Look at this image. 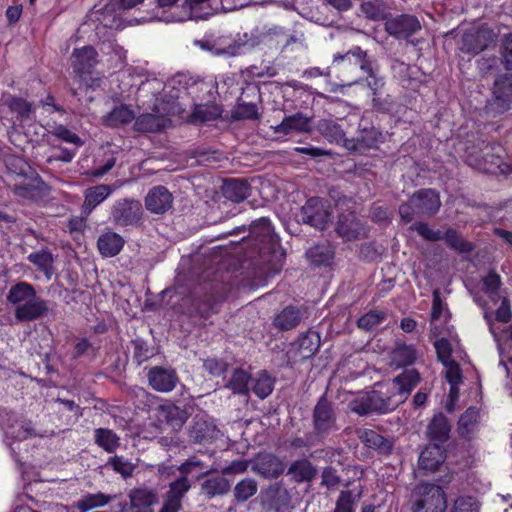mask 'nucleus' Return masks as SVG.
Wrapping results in <instances>:
<instances>
[{"instance_id":"obj_35","label":"nucleus","mask_w":512,"mask_h":512,"mask_svg":"<svg viewBox=\"0 0 512 512\" xmlns=\"http://www.w3.org/2000/svg\"><path fill=\"white\" fill-rule=\"evenodd\" d=\"M135 119V112L127 104H120L102 117V123L109 128H120L131 123Z\"/></svg>"},{"instance_id":"obj_45","label":"nucleus","mask_w":512,"mask_h":512,"mask_svg":"<svg viewBox=\"0 0 512 512\" xmlns=\"http://www.w3.org/2000/svg\"><path fill=\"white\" fill-rule=\"evenodd\" d=\"M480 413L476 407H469L458 421V433L463 438H470L478 426Z\"/></svg>"},{"instance_id":"obj_37","label":"nucleus","mask_w":512,"mask_h":512,"mask_svg":"<svg viewBox=\"0 0 512 512\" xmlns=\"http://www.w3.org/2000/svg\"><path fill=\"white\" fill-rule=\"evenodd\" d=\"M360 441L368 448L374 449L382 454L391 452L393 443L389 439L380 435L378 432L370 429H361L357 431Z\"/></svg>"},{"instance_id":"obj_26","label":"nucleus","mask_w":512,"mask_h":512,"mask_svg":"<svg viewBox=\"0 0 512 512\" xmlns=\"http://www.w3.org/2000/svg\"><path fill=\"white\" fill-rule=\"evenodd\" d=\"M305 255L314 267H331L334 263L335 247L328 241L316 243L307 249Z\"/></svg>"},{"instance_id":"obj_12","label":"nucleus","mask_w":512,"mask_h":512,"mask_svg":"<svg viewBox=\"0 0 512 512\" xmlns=\"http://www.w3.org/2000/svg\"><path fill=\"white\" fill-rule=\"evenodd\" d=\"M236 105L231 110V117L236 121H257L261 118L259 103L261 102L260 89L255 84H248L241 89Z\"/></svg>"},{"instance_id":"obj_40","label":"nucleus","mask_w":512,"mask_h":512,"mask_svg":"<svg viewBox=\"0 0 512 512\" xmlns=\"http://www.w3.org/2000/svg\"><path fill=\"white\" fill-rule=\"evenodd\" d=\"M309 130V119L298 112L284 117L280 124L274 127L276 133L288 135L293 131L306 132Z\"/></svg>"},{"instance_id":"obj_14","label":"nucleus","mask_w":512,"mask_h":512,"mask_svg":"<svg viewBox=\"0 0 512 512\" xmlns=\"http://www.w3.org/2000/svg\"><path fill=\"white\" fill-rule=\"evenodd\" d=\"M142 215L143 207L141 202L128 198L116 200L110 212L112 222L119 227L138 225Z\"/></svg>"},{"instance_id":"obj_36","label":"nucleus","mask_w":512,"mask_h":512,"mask_svg":"<svg viewBox=\"0 0 512 512\" xmlns=\"http://www.w3.org/2000/svg\"><path fill=\"white\" fill-rule=\"evenodd\" d=\"M317 130L330 143H335L346 148L350 138L346 137L342 126L332 119H321L318 121Z\"/></svg>"},{"instance_id":"obj_62","label":"nucleus","mask_w":512,"mask_h":512,"mask_svg":"<svg viewBox=\"0 0 512 512\" xmlns=\"http://www.w3.org/2000/svg\"><path fill=\"white\" fill-rule=\"evenodd\" d=\"M410 229L416 231L426 241L436 242L442 239L441 231L431 229L425 222H415Z\"/></svg>"},{"instance_id":"obj_7","label":"nucleus","mask_w":512,"mask_h":512,"mask_svg":"<svg viewBox=\"0 0 512 512\" xmlns=\"http://www.w3.org/2000/svg\"><path fill=\"white\" fill-rule=\"evenodd\" d=\"M439 194L431 188L415 191L406 202L399 206L398 212L403 222L410 223L415 217L430 218L440 209Z\"/></svg>"},{"instance_id":"obj_25","label":"nucleus","mask_w":512,"mask_h":512,"mask_svg":"<svg viewBox=\"0 0 512 512\" xmlns=\"http://www.w3.org/2000/svg\"><path fill=\"white\" fill-rule=\"evenodd\" d=\"M171 124L170 118L164 115L143 113L135 116L133 130L138 133H159L164 131Z\"/></svg>"},{"instance_id":"obj_29","label":"nucleus","mask_w":512,"mask_h":512,"mask_svg":"<svg viewBox=\"0 0 512 512\" xmlns=\"http://www.w3.org/2000/svg\"><path fill=\"white\" fill-rule=\"evenodd\" d=\"M213 290V293L205 294L197 306L199 313L204 318H207L219 311L220 306L228 297L230 287L223 284L219 287H213Z\"/></svg>"},{"instance_id":"obj_52","label":"nucleus","mask_w":512,"mask_h":512,"mask_svg":"<svg viewBox=\"0 0 512 512\" xmlns=\"http://www.w3.org/2000/svg\"><path fill=\"white\" fill-rule=\"evenodd\" d=\"M129 498L132 507H149L157 502L156 493L149 488L141 487L130 491Z\"/></svg>"},{"instance_id":"obj_53","label":"nucleus","mask_w":512,"mask_h":512,"mask_svg":"<svg viewBox=\"0 0 512 512\" xmlns=\"http://www.w3.org/2000/svg\"><path fill=\"white\" fill-rule=\"evenodd\" d=\"M251 376L243 369H236L228 382V387L237 394L246 395L250 388Z\"/></svg>"},{"instance_id":"obj_28","label":"nucleus","mask_w":512,"mask_h":512,"mask_svg":"<svg viewBox=\"0 0 512 512\" xmlns=\"http://www.w3.org/2000/svg\"><path fill=\"white\" fill-rule=\"evenodd\" d=\"M112 192L113 188L108 184H98L85 189L81 214L88 217L98 205L103 203L112 194Z\"/></svg>"},{"instance_id":"obj_44","label":"nucleus","mask_w":512,"mask_h":512,"mask_svg":"<svg viewBox=\"0 0 512 512\" xmlns=\"http://www.w3.org/2000/svg\"><path fill=\"white\" fill-rule=\"evenodd\" d=\"M94 442L107 453L115 452L121 445L120 437L108 428L95 429Z\"/></svg>"},{"instance_id":"obj_15","label":"nucleus","mask_w":512,"mask_h":512,"mask_svg":"<svg viewBox=\"0 0 512 512\" xmlns=\"http://www.w3.org/2000/svg\"><path fill=\"white\" fill-rule=\"evenodd\" d=\"M487 108L494 116L504 114L512 108V74L505 73L496 78Z\"/></svg>"},{"instance_id":"obj_42","label":"nucleus","mask_w":512,"mask_h":512,"mask_svg":"<svg viewBox=\"0 0 512 512\" xmlns=\"http://www.w3.org/2000/svg\"><path fill=\"white\" fill-rule=\"evenodd\" d=\"M258 492V483L254 478L245 477L238 481L232 489V502L237 505L247 502Z\"/></svg>"},{"instance_id":"obj_58","label":"nucleus","mask_w":512,"mask_h":512,"mask_svg":"<svg viewBox=\"0 0 512 512\" xmlns=\"http://www.w3.org/2000/svg\"><path fill=\"white\" fill-rule=\"evenodd\" d=\"M361 497V491L354 495L352 491H341L336 500L334 512H354V505Z\"/></svg>"},{"instance_id":"obj_9","label":"nucleus","mask_w":512,"mask_h":512,"mask_svg":"<svg viewBox=\"0 0 512 512\" xmlns=\"http://www.w3.org/2000/svg\"><path fill=\"white\" fill-rule=\"evenodd\" d=\"M335 404L322 395L312 410L313 432L324 441L330 434L339 430Z\"/></svg>"},{"instance_id":"obj_24","label":"nucleus","mask_w":512,"mask_h":512,"mask_svg":"<svg viewBox=\"0 0 512 512\" xmlns=\"http://www.w3.org/2000/svg\"><path fill=\"white\" fill-rule=\"evenodd\" d=\"M172 203V194L162 185L151 188L145 197L146 209L154 214H164L171 208Z\"/></svg>"},{"instance_id":"obj_6","label":"nucleus","mask_w":512,"mask_h":512,"mask_svg":"<svg viewBox=\"0 0 512 512\" xmlns=\"http://www.w3.org/2000/svg\"><path fill=\"white\" fill-rule=\"evenodd\" d=\"M155 0L156 6L146 16H141L139 22L163 21L182 22L192 18L193 11L202 8L207 0Z\"/></svg>"},{"instance_id":"obj_41","label":"nucleus","mask_w":512,"mask_h":512,"mask_svg":"<svg viewBox=\"0 0 512 512\" xmlns=\"http://www.w3.org/2000/svg\"><path fill=\"white\" fill-rule=\"evenodd\" d=\"M417 359V351L412 345L398 343L390 353V364L397 368L412 365Z\"/></svg>"},{"instance_id":"obj_11","label":"nucleus","mask_w":512,"mask_h":512,"mask_svg":"<svg viewBox=\"0 0 512 512\" xmlns=\"http://www.w3.org/2000/svg\"><path fill=\"white\" fill-rule=\"evenodd\" d=\"M413 512H445L447 500L443 489L431 483H422L415 488Z\"/></svg>"},{"instance_id":"obj_43","label":"nucleus","mask_w":512,"mask_h":512,"mask_svg":"<svg viewBox=\"0 0 512 512\" xmlns=\"http://www.w3.org/2000/svg\"><path fill=\"white\" fill-rule=\"evenodd\" d=\"M231 489V484L228 479L215 476L206 479L201 484V494L211 499L216 496H223L227 494Z\"/></svg>"},{"instance_id":"obj_47","label":"nucleus","mask_w":512,"mask_h":512,"mask_svg":"<svg viewBox=\"0 0 512 512\" xmlns=\"http://www.w3.org/2000/svg\"><path fill=\"white\" fill-rule=\"evenodd\" d=\"M28 261L35 265L37 269L50 278L54 272L53 262L54 258L52 253L47 249L32 252L27 257Z\"/></svg>"},{"instance_id":"obj_46","label":"nucleus","mask_w":512,"mask_h":512,"mask_svg":"<svg viewBox=\"0 0 512 512\" xmlns=\"http://www.w3.org/2000/svg\"><path fill=\"white\" fill-rule=\"evenodd\" d=\"M441 240H444L445 244L450 249L459 253H471L474 250V245L465 240L460 232L451 227L446 229L444 234H442Z\"/></svg>"},{"instance_id":"obj_21","label":"nucleus","mask_w":512,"mask_h":512,"mask_svg":"<svg viewBox=\"0 0 512 512\" xmlns=\"http://www.w3.org/2000/svg\"><path fill=\"white\" fill-rule=\"evenodd\" d=\"M371 92V102L374 110L381 113H390L395 107L393 97L384 93L385 80L382 76L377 75L375 71L372 76L365 80Z\"/></svg>"},{"instance_id":"obj_38","label":"nucleus","mask_w":512,"mask_h":512,"mask_svg":"<svg viewBox=\"0 0 512 512\" xmlns=\"http://www.w3.org/2000/svg\"><path fill=\"white\" fill-rule=\"evenodd\" d=\"M317 468L306 458L291 463L287 474L296 483L311 482L317 476Z\"/></svg>"},{"instance_id":"obj_31","label":"nucleus","mask_w":512,"mask_h":512,"mask_svg":"<svg viewBox=\"0 0 512 512\" xmlns=\"http://www.w3.org/2000/svg\"><path fill=\"white\" fill-rule=\"evenodd\" d=\"M124 245V238L110 229L100 234L97 239V249L100 255L106 258L118 255Z\"/></svg>"},{"instance_id":"obj_22","label":"nucleus","mask_w":512,"mask_h":512,"mask_svg":"<svg viewBox=\"0 0 512 512\" xmlns=\"http://www.w3.org/2000/svg\"><path fill=\"white\" fill-rule=\"evenodd\" d=\"M361 220L354 212L342 213L338 216L335 231L344 241H355L365 234Z\"/></svg>"},{"instance_id":"obj_27","label":"nucleus","mask_w":512,"mask_h":512,"mask_svg":"<svg viewBox=\"0 0 512 512\" xmlns=\"http://www.w3.org/2000/svg\"><path fill=\"white\" fill-rule=\"evenodd\" d=\"M221 193L228 201L240 203L250 196L251 185L245 178H227L223 181Z\"/></svg>"},{"instance_id":"obj_5","label":"nucleus","mask_w":512,"mask_h":512,"mask_svg":"<svg viewBox=\"0 0 512 512\" xmlns=\"http://www.w3.org/2000/svg\"><path fill=\"white\" fill-rule=\"evenodd\" d=\"M506 149L496 141H482L477 150H467L465 162L472 168L488 174L512 175V163L505 161Z\"/></svg>"},{"instance_id":"obj_63","label":"nucleus","mask_w":512,"mask_h":512,"mask_svg":"<svg viewBox=\"0 0 512 512\" xmlns=\"http://www.w3.org/2000/svg\"><path fill=\"white\" fill-rule=\"evenodd\" d=\"M203 368L211 376L220 377L225 375L228 368V364L226 361L221 359L208 358L203 361Z\"/></svg>"},{"instance_id":"obj_18","label":"nucleus","mask_w":512,"mask_h":512,"mask_svg":"<svg viewBox=\"0 0 512 512\" xmlns=\"http://www.w3.org/2000/svg\"><path fill=\"white\" fill-rule=\"evenodd\" d=\"M385 31L398 40H408L411 36L421 30V23L415 15L399 14L387 19Z\"/></svg>"},{"instance_id":"obj_19","label":"nucleus","mask_w":512,"mask_h":512,"mask_svg":"<svg viewBox=\"0 0 512 512\" xmlns=\"http://www.w3.org/2000/svg\"><path fill=\"white\" fill-rule=\"evenodd\" d=\"M250 465L253 473L265 479H277L285 471V463L272 453L257 454Z\"/></svg>"},{"instance_id":"obj_33","label":"nucleus","mask_w":512,"mask_h":512,"mask_svg":"<svg viewBox=\"0 0 512 512\" xmlns=\"http://www.w3.org/2000/svg\"><path fill=\"white\" fill-rule=\"evenodd\" d=\"M216 426L208 422L203 416L196 415L189 427L188 436L194 443H203L215 437Z\"/></svg>"},{"instance_id":"obj_16","label":"nucleus","mask_w":512,"mask_h":512,"mask_svg":"<svg viewBox=\"0 0 512 512\" xmlns=\"http://www.w3.org/2000/svg\"><path fill=\"white\" fill-rule=\"evenodd\" d=\"M496 38L497 36L492 29L481 26L462 35L459 49L465 54L475 56L487 49L495 42Z\"/></svg>"},{"instance_id":"obj_20","label":"nucleus","mask_w":512,"mask_h":512,"mask_svg":"<svg viewBox=\"0 0 512 512\" xmlns=\"http://www.w3.org/2000/svg\"><path fill=\"white\" fill-rule=\"evenodd\" d=\"M149 386L157 392L168 393L175 389L179 377L175 369L163 366H153L147 372Z\"/></svg>"},{"instance_id":"obj_50","label":"nucleus","mask_w":512,"mask_h":512,"mask_svg":"<svg viewBox=\"0 0 512 512\" xmlns=\"http://www.w3.org/2000/svg\"><path fill=\"white\" fill-rule=\"evenodd\" d=\"M112 500V497L110 495L104 494L102 492H98L95 494H86L81 499H79L75 507L80 512H87L91 509L103 507L110 503Z\"/></svg>"},{"instance_id":"obj_2","label":"nucleus","mask_w":512,"mask_h":512,"mask_svg":"<svg viewBox=\"0 0 512 512\" xmlns=\"http://www.w3.org/2000/svg\"><path fill=\"white\" fill-rule=\"evenodd\" d=\"M329 69L344 85L351 86L368 80L377 70V64L366 50L356 45L345 53L334 54Z\"/></svg>"},{"instance_id":"obj_49","label":"nucleus","mask_w":512,"mask_h":512,"mask_svg":"<svg viewBox=\"0 0 512 512\" xmlns=\"http://www.w3.org/2000/svg\"><path fill=\"white\" fill-rule=\"evenodd\" d=\"M481 282L482 291L494 304H497L500 299L499 290L502 285L501 276L495 270H490L482 277Z\"/></svg>"},{"instance_id":"obj_1","label":"nucleus","mask_w":512,"mask_h":512,"mask_svg":"<svg viewBox=\"0 0 512 512\" xmlns=\"http://www.w3.org/2000/svg\"><path fill=\"white\" fill-rule=\"evenodd\" d=\"M420 380V373L411 368L404 370L391 381L376 384L374 390L367 392L372 409L380 414L396 409L406 401Z\"/></svg>"},{"instance_id":"obj_59","label":"nucleus","mask_w":512,"mask_h":512,"mask_svg":"<svg viewBox=\"0 0 512 512\" xmlns=\"http://www.w3.org/2000/svg\"><path fill=\"white\" fill-rule=\"evenodd\" d=\"M50 134L65 143L73 144L76 148L81 147L83 140L66 126L59 124L53 127Z\"/></svg>"},{"instance_id":"obj_30","label":"nucleus","mask_w":512,"mask_h":512,"mask_svg":"<svg viewBox=\"0 0 512 512\" xmlns=\"http://www.w3.org/2000/svg\"><path fill=\"white\" fill-rule=\"evenodd\" d=\"M446 458L444 448L439 444H429L421 452L418 465L426 473L439 470Z\"/></svg>"},{"instance_id":"obj_54","label":"nucleus","mask_w":512,"mask_h":512,"mask_svg":"<svg viewBox=\"0 0 512 512\" xmlns=\"http://www.w3.org/2000/svg\"><path fill=\"white\" fill-rule=\"evenodd\" d=\"M106 467H110L114 472L120 474L123 478H128L133 475L136 468L132 462L125 459L123 456L115 455L108 459Z\"/></svg>"},{"instance_id":"obj_34","label":"nucleus","mask_w":512,"mask_h":512,"mask_svg":"<svg viewBox=\"0 0 512 512\" xmlns=\"http://www.w3.org/2000/svg\"><path fill=\"white\" fill-rule=\"evenodd\" d=\"M4 105L13 113L16 120L20 123H26L32 120L35 113V106L23 97L9 95L4 100Z\"/></svg>"},{"instance_id":"obj_4","label":"nucleus","mask_w":512,"mask_h":512,"mask_svg":"<svg viewBox=\"0 0 512 512\" xmlns=\"http://www.w3.org/2000/svg\"><path fill=\"white\" fill-rule=\"evenodd\" d=\"M243 248L255 264L263 265L270 262L279 246V238L274 233L268 218L261 217L251 223L248 239H242Z\"/></svg>"},{"instance_id":"obj_57","label":"nucleus","mask_w":512,"mask_h":512,"mask_svg":"<svg viewBox=\"0 0 512 512\" xmlns=\"http://www.w3.org/2000/svg\"><path fill=\"white\" fill-rule=\"evenodd\" d=\"M360 10L369 20L379 21L384 15V6L382 0H363L360 4Z\"/></svg>"},{"instance_id":"obj_8","label":"nucleus","mask_w":512,"mask_h":512,"mask_svg":"<svg viewBox=\"0 0 512 512\" xmlns=\"http://www.w3.org/2000/svg\"><path fill=\"white\" fill-rule=\"evenodd\" d=\"M97 57L98 53L91 45L76 48L72 52L71 59L73 73L87 89L95 90L101 83L100 78H93L91 76L92 71L98 62Z\"/></svg>"},{"instance_id":"obj_61","label":"nucleus","mask_w":512,"mask_h":512,"mask_svg":"<svg viewBox=\"0 0 512 512\" xmlns=\"http://www.w3.org/2000/svg\"><path fill=\"white\" fill-rule=\"evenodd\" d=\"M490 331L498 342H512V325L509 322H490Z\"/></svg>"},{"instance_id":"obj_48","label":"nucleus","mask_w":512,"mask_h":512,"mask_svg":"<svg viewBox=\"0 0 512 512\" xmlns=\"http://www.w3.org/2000/svg\"><path fill=\"white\" fill-rule=\"evenodd\" d=\"M250 389L257 397L265 399L274 389V379L266 371L259 372L251 378Z\"/></svg>"},{"instance_id":"obj_55","label":"nucleus","mask_w":512,"mask_h":512,"mask_svg":"<svg viewBox=\"0 0 512 512\" xmlns=\"http://www.w3.org/2000/svg\"><path fill=\"white\" fill-rule=\"evenodd\" d=\"M244 38H245V40L239 39L240 41H242L241 43H233V44L229 45L225 49V52L230 55L240 54L241 48L246 47V48L250 49V48L259 46L260 44L265 42V40L268 38V36L264 35V34H258V35L252 34L250 36V38H248V34L244 33Z\"/></svg>"},{"instance_id":"obj_17","label":"nucleus","mask_w":512,"mask_h":512,"mask_svg":"<svg viewBox=\"0 0 512 512\" xmlns=\"http://www.w3.org/2000/svg\"><path fill=\"white\" fill-rule=\"evenodd\" d=\"M300 215L304 224L321 231L327 228L331 218V212L319 197L307 199L301 208Z\"/></svg>"},{"instance_id":"obj_10","label":"nucleus","mask_w":512,"mask_h":512,"mask_svg":"<svg viewBox=\"0 0 512 512\" xmlns=\"http://www.w3.org/2000/svg\"><path fill=\"white\" fill-rule=\"evenodd\" d=\"M385 141L386 134L379 127L362 119L358 126L357 136L348 140L346 149L359 155H365L370 150L378 149Z\"/></svg>"},{"instance_id":"obj_32","label":"nucleus","mask_w":512,"mask_h":512,"mask_svg":"<svg viewBox=\"0 0 512 512\" xmlns=\"http://www.w3.org/2000/svg\"><path fill=\"white\" fill-rule=\"evenodd\" d=\"M451 426L447 417L442 413L433 416L426 429L427 438L433 444H443L449 439Z\"/></svg>"},{"instance_id":"obj_3","label":"nucleus","mask_w":512,"mask_h":512,"mask_svg":"<svg viewBox=\"0 0 512 512\" xmlns=\"http://www.w3.org/2000/svg\"><path fill=\"white\" fill-rule=\"evenodd\" d=\"M6 300L15 307L16 320H37L54 315L51 302L40 297L34 285L26 281L11 285Z\"/></svg>"},{"instance_id":"obj_51","label":"nucleus","mask_w":512,"mask_h":512,"mask_svg":"<svg viewBox=\"0 0 512 512\" xmlns=\"http://www.w3.org/2000/svg\"><path fill=\"white\" fill-rule=\"evenodd\" d=\"M313 431L305 434L304 436L295 435L285 442L286 448L289 450H309L310 448L323 443Z\"/></svg>"},{"instance_id":"obj_23","label":"nucleus","mask_w":512,"mask_h":512,"mask_svg":"<svg viewBox=\"0 0 512 512\" xmlns=\"http://www.w3.org/2000/svg\"><path fill=\"white\" fill-rule=\"evenodd\" d=\"M158 416L159 419L168 425L173 431L178 432L188 420L189 413L186 409L175 405L173 402L166 401L159 405Z\"/></svg>"},{"instance_id":"obj_13","label":"nucleus","mask_w":512,"mask_h":512,"mask_svg":"<svg viewBox=\"0 0 512 512\" xmlns=\"http://www.w3.org/2000/svg\"><path fill=\"white\" fill-rule=\"evenodd\" d=\"M260 503L265 512H291L292 498L281 482H275L262 489Z\"/></svg>"},{"instance_id":"obj_56","label":"nucleus","mask_w":512,"mask_h":512,"mask_svg":"<svg viewBox=\"0 0 512 512\" xmlns=\"http://www.w3.org/2000/svg\"><path fill=\"white\" fill-rule=\"evenodd\" d=\"M191 484L186 476H181L169 485L166 498L182 503L184 495L189 491Z\"/></svg>"},{"instance_id":"obj_60","label":"nucleus","mask_w":512,"mask_h":512,"mask_svg":"<svg viewBox=\"0 0 512 512\" xmlns=\"http://www.w3.org/2000/svg\"><path fill=\"white\" fill-rule=\"evenodd\" d=\"M349 409L360 416L375 413L374 410L372 409V405L370 404V398L367 393L362 394L357 398L353 399L352 401H350Z\"/></svg>"},{"instance_id":"obj_39","label":"nucleus","mask_w":512,"mask_h":512,"mask_svg":"<svg viewBox=\"0 0 512 512\" xmlns=\"http://www.w3.org/2000/svg\"><path fill=\"white\" fill-rule=\"evenodd\" d=\"M223 108L214 101L207 103L195 104L191 113L192 122L205 123L217 120L222 116Z\"/></svg>"},{"instance_id":"obj_64","label":"nucleus","mask_w":512,"mask_h":512,"mask_svg":"<svg viewBox=\"0 0 512 512\" xmlns=\"http://www.w3.org/2000/svg\"><path fill=\"white\" fill-rule=\"evenodd\" d=\"M452 512H479V503L471 496L459 497L455 501Z\"/></svg>"}]
</instances>
